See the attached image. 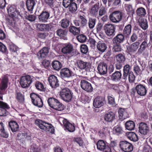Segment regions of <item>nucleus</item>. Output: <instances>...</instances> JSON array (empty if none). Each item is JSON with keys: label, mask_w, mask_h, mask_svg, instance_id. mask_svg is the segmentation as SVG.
Instances as JSON below:
<instances>
[{"label": "nucleus", "mask_w": 152, "mask_h": 152, "mask_svg": "<svg viewBox=\"0 0 152 152\" xmlns=\"http://www.w3.org/2000/svg\"><path fill=\"white\" fill-rule=\"evenodd\" d=\"M35 123L37 126L43 131L49 132L51 133H53L54 132L53 126L49 123L40 119L35 120Z\"/></svg>", "instance_id": "obj_1"}, {"label": "nucleus", "mask_w": 152, "mask_h": 152, "mask_svg": "<svg viewBox=\"0 0 152 152\" xmlns=\"http://www.w3.org/2000/svg\"><path fill=\"white\" fill-rule=\"evenodd\" d=\"M47 101L49 105L55 110L61 111L64 109V105L56 98L50 97L48 99Z\"/></svg>", "instance_id": "obj_2"}, {"label": "nucleus", "mask_w": 152, "mask_h": 152, "mask_svg": "<svg viewBox=\"0 0 152 152\" xmlns=\"http://www.w3.org/2000/svg\"><path fill=\"white\" fill-rule=\"evenodd\" d=\"M72 94L69 88H65L61 90L60 95L63 100L66 102H69L72 101Z\"/></svg>", "instance_id": "obj_3"}, {"label": "nucleus", "mask_w": 152, "mask_h": 152, "mask_svg": "<svg viewBox=\"0 0 152 152\" xmlns=\"http://www.w3.org/2000/svg\"><path fill=\"white\" fill-rule=\"evenodd\" d=\"M34 77L29 75L22 76L21 77L20 83L21 87L23 88L28 87L31 84Z\"/></svg>", "instance_id": "obj_4"}, {"label": "nucleus", "mask_w": 152, "mask_h": 152, "mask_svg": "<svg viewBox=\"0 0 152 152\" xmlns=\"http://www.w3.org/2000/svg\"><path fill=\"white\" fill-rule=\"evenodd\" d=\"M106 34L108 37H112L115 34V25L111 24H106L104 26Z\"/></svg>", "instance_id": "obj_5"}, {"label": "nucleus", "mask_w": 152, "mask_h": 152, "mask_svg": "<svg viewBox=\"0 0 152 152\" xmlns=\"http://www.w3.org/2000/svg\"><path fill=\"white\" fill-rule=\"evenodd\" d=\"M59 121L61 124V123H63L65 130H66L70 132H73L75 131L74 124L71 123L67 119L64 118H61Z\"/></svg>", "instance_id": "obj_6"}, {"label": "nucleus", "mask_w": 152, "mask_h": 152, "mask_svg": "<svg viewBox=\"0 0 152 152\" xmlns=\"http://www.w3.org/2000/svg\"><path fill=\"white\" fill-rule=\"evenodd\" d=\"M123 18L122 13L120 11H114L109 16L110 20L114 23H117L120 21Z\"/></svg>", "instance_id": "obj_7"}, {"label": "nucleus", "mask_w": 152, "mask_h": 152, "mask_svg": "<svg viewBox=\"0 0 152 152\" xmlns=\"http://www.w3.org/2000/svg\"><path fill=\"white\" fill-rule=\"evenodd\" d=\"M30 96L32 102L34 105L39 107H42V101L38 95L34 93H32L30 94Z\"/></svg>", "instance_id": "obj_8"}, {"label": "nucleus", "mask_w": 152, "mask_h": 152, "mask_svg": "<svg viewBox=\"0 0 152 152\" xmlns=\"http://www.w3.org/2000/svg\"><path fill=\"white\" fill-rule=\"evenodd\" d=\"M119 146L121 149L124 152H130L133 150L132 144L126 141H121Z\"/></svg>", "instance_id": "obj_9"}, {"label": "nucleus", "mask_w": 152, "mask_h": 152, "mask_svg": "<svg viewBox=\"0 0 152 152\" xmlns=\"http://www.w3.org/2000/svg\"><path fill=\"white\" fill-rule=\"evenodd\" d=\"M75 64L77 67L81 70L85 69L87 72L91 71V66L87 62H84L81 60L77 61Z\"/></svg>", "instance_id": "obj_10"}, {"label": "nucleus", "mask_w": 152, "mask_h": 152, "mask_svg": "<svg viewBox=\"0 0 152 152\" xmlns=\"http://www.w3.org/2000/svg\"><path fill=\"white\" fill-rule=\"evenodd\" d=\"M115 58L116 61L115 64L116 68L118 70L120 69L125 61V56L121 54H119L116 55Z\"/></svg>", "instance_id": "obj_11"}, {"label": "nucleus", "mask_w": 152, "mask_h": 152, "mask_svg": "<svg viewBox=\"0 0 152 152\" xmlns=\"http://www.w3.org/2000/svg\"><path fill=\"white\" fill-rule=\"evenodd\" d=\"M148 41L147 39H145L140 45V48L138 50L137 52V54L140 55L142 53V55L144 56H148V54L147 52L146 51L144 52L146 48L148 47Z\"/></svg>", "instance_id": "obj_12"}, {"label": "nucleus", "mask_w": 152, "mask_h": 152, "mask_svg": "<svg viewBox=\"0 0 152 152\" xmlns=\"http://www.w3.org/2000/svg\"><path fill=\"white\" fill-rule=\"evenodd\" d=\"M97 148L101 151H104V152H112L113 150L107 145H106L104 142L103 140H99L96 144Z\"/></svg>", "instance_id": "obj_13"}, {"label": "nucleus", "mask_w": 152, "mask_h": 152, "mask_svg": "<svg viewBox=\"0 0 152 152\" xmlns=\"http://www.w3.org/2000/svg\"><path fill=\"white\" fill-rule=\"evenodd\" d=\"M49 83L52 88H56L59 86V81L57 77L54 75L49 76L48 79Z\"/></svg>", "instance_id": "obj_14"}, {"label": "nucleus", "mask_w": 152, "mask_h": 152, "mask_svg": "<svg viewBox=\"0 0 152 152\" xmlns=\"http://www.w3.org/2000/svg\"><path fill=\"white\" fill-rule=\"evenodd\" d=\"M10 107L6 103L0 101V116H5L9 114V112L6 110L8 109Z\"/></svg>", "instance_id": "obj_15"}, {"label": "nucleus", "mask_w": 152, "mask_h": 152, "mask_svg": "<svg viewBox=\"0 0 152 152\" xmlns=\"http://www.w3.org/2000/svg\"><path fill=\"white\" fill-rule=\"evenodd\" d=\"M140 132L144 135H147L150 131L149 127L146 123L141 122L140 123L139 126Z\"/></svg>", "instance_id": "obj_16"}, {"label": "nucleus", "mask_w": 152, "mask_h": 152, "mask_svg": "<svg viewBox=\"0 0 152 152\" xmlns=\"http://www.w3.org/2000/svg\"><path fill=\"white\" fill-rule=\"evenodd\" d=\"M80 85L82 88L87 92H91L92 91L93 88L91 84L86 80H82Z\"/></svg>", "instance_id": "obj_17"}, {"label": "nucleus", "mask_w": 152, "mask_h": 152, "mask_svg": "<svg viewBox=\"0 0 152 152\" xmlns=\"http://www.w3.org/2000/svg\"><path fill=\"white\" fill-rule=\"evenodd\" d=\"M50 48L49 47H44L41 49L37 53V56L39 59L45 58L49 52Z\"/></svg>", "instance_id": "obj_18"}, {"label": "nucleus", "mask_w": 152, "mask_h": 152, "mask_svg": "<svg viewBox=\"0 0 152 152\" xmlns=\"http://www.w3.org/2000/svg\"><path fill=\"white\" fill-rule=\"evenodd\" d=\"M60 74L63 78H70L73 75V73L72 71L68 68H64L60 71Z\"/></svg>", "instance_id": "obj_19"}, {"label": "nucleus", "mask_w": 152, "mask_h": 152, "mask_svg": "<svg viewBox=\"0 0 152 152\" xmlns=\"http://www.w3.org/2000/svg\"><path fill=\"white\" fill-rule=\"evenodd\" d=\"M135 90L138 94L141 96L145 95L147 93V90L145 86L139 84L135 87Z\"/></svg>", "instance_id": "obj_20"}, {"label": "nucleus", "mask_w": 152, "mask_h": 152, "mask_svg": "<svg viewBox=\"0 0 152 152\" xmlns=\"http://www.w3.org/2000/svg\"><path fill=\"white\" fill-rule=\"evenodd\" d=\"M104 98L101 96H98L94 99L93 104L95 107L99 108L104 105Z\"/></svg>", "instance_id": "obj_21"}, {"label": "nucleus", "mask_w": 152, "mask_h": 152, "mask_svg": "<svg viewBox=\"0 0 152 152\" xmlns=\"http://www.w3.org/2000/svg\"><path fill=\"white\" fill-rule=\"evenodd\" d=\"M50 16L49 12L46 11H43L38 16V18L40 22L46 23L47 22Z\"/></svg>", "instance_id": "obj_22"}, {"label": "nucleus", "mask_w": 152, "mask_h": 152, "mask_svg": "<svg viewBox=\"0 0 152 152\" xmlns=\"http://www.w3.org/2000/svg\"><path fill=\"white\" fill-rule=\"evenodd\" d=\"M140 45L139 41L135 42L129 46L127 48L129 53H134L136 52L138 49Z\"/></svg>", "instance_id": "obj_23"}, {"label": "nucleus", "mask_w": 152, "mask_h": 152, "mask_svg": "<svg viewBox=\"0 0 152 152\" xmlns=\"http://www.w3.org/2000/svg\"><path fill=\"white\" fill-rule=\"evenodd\" d=\"M73 46L70 44H65L63 45L61 49V52L64 54H70L72 51Z\"/></svg>", "instance_id": "obj_24"}, {"label": "nucleus", "mask_w": 152, "mask_h": 152, "mask_svg": "<svg viewBox=\"0 0 152 152\" xmlns=\"http://www.w3.org/2000/svg\"><path fill=\"white\" fill-rule=\"evenodd\" d=\"M8 12L9 15L12 17H14L16 16L20 15V12L17 10L15 7L10 6L7 8Z\"/></svg>", "instance_id": "obj_25"}, {"label": "nucleus", "mask_w": 152, "mask_h": 152, "mask_svg": "<svg viewBox=\"0 0 152 152\" xmlns=\"http://www.w3.org/2000/svg\"><path fill=\"white\" fill-rule=\"evenodd\" d=\"M138 23L139 26L144 30L147 29L148 27L147 20L142 17H140L138 19Z\"/></svg>", "instance_id": "obj_26"}, {"label": "nucleus", "mask_w": 152, "mask_h": 152, "mask_svg": "<svg viewBox=\"0 0 152 152\" xmlns=\"http://www.w3.org/2000/svg\"><path fill=\"white\" fill-rule=\"evenodd\" d=\"M124 39V37L123 34H118L113 39V44H120L123 42Z\"/></svg>", "instance_id": "obj_27"}, {"label": "nucleus", "mask_w": 152, "mask_h": 152, "mask_svg": "<svg viewBox=\"0 0 152 152\" xmlns=\"http://www.w3.org/2000/svg\"><path fill=\"white\" fill-rule=\"evenodd\" d=\"M118 116L122 120L129 117L126 110L124 108H120L118 110Z\"/></svg>", "instance_id": "obj_28"}, {"label": "nucleus", "mask_w": 152, "mask_h": 152, "mask_svg": "<svg viewBox=\"0 0 152 152\" xmlns=\"http://www.w3.org/2000/svg\"><path fill=\"white\" fill-rule=\"evenodd\" d=\"M8 79L6 77L3 78L0 87V99L3 100V96L1 90L5 89L7 88Z\"/></svg>", "instance_id": "obj_29"}, {"label": "nucleus", "mask_w": 152, "mask_h": 152, "mask_svg": "<svg viewBox=\"0 0 152 152\" xmlns=\"http://www.w3.org/2000/svg\"><path fill=\"white\" fill-rule=\"evenodd\" d=\"M115 118V114L112 112H110L106 113L104 116V120L108 122H112Z\"/></svg>", "instance_id": "obj_30"}, {"label": "nucleus", "mask_w": 152, "mask_h": 152, "mask_svg": "<svg viewBox=\"0 0 152 152\" xmlns=\"http://www.w3.org/2000/svg\"><path fill=\"white\" fill-rule=\"evenodd\" d=\"M97 69L100 74H105L107 72V65L104 63H100L98 65Z\"/></svg>", "instance_id": "obj_31"}, {"label": "nucleus", "mask_w": 152, "mask_h": 152, "mask_svg": "<svg viewBox=\"0 0 152 152\" xmlns=\"http://www.w3.org/2000/svg\"><path fill=\"white\" fill-rule=\"evenodd\" d=\"M111 129L108 127H103L101 129L99 132V136L101 137H103L110 134Z\"/></svg>", "instance_id": "obj_32"}, {"label": "nucleus", "mask_w": 152, "mask_h": 152, "mask_svg": "<svg viewBox=\"0 0 152 152\" xmlns=\"http://www.w3.org/2000/svg\"><path fill=\"white\" fill-rule=\"evenodd\" d=\"M99 8V3H96L94 4L91 9L90 14V15L93 17H96L98 15V12Z\"/></svg>", "instance_id": "obj_33"}, {"label": "nucleus", "mask_w": 152, "mask_h": 152, "mask_svg": "<svg viewBox=\"0 0 152 152\" xmlns=\"http://www.w3.org/2000/svg\"><path fill=\"white\" fill-rule=\"evenodd\" d=\"M122 74L119 71H116L113 73L111 77V80L115 81H119L121 78Z\"/></svg>", "instance_id": "obj_34"}, {"label": "nucleus", "mask_w": 152, "mask_h": 152, "mask_svg": "<svg viewBox=\"0 0 152 152\" xmlns=\"http://www.w3.org/2000/svg\"><path fill=\"white\" fill-rule=\"evenodd\" d=\"M140 65L142 66L141 68L137 65H134L133 67V70L135 73L137 75H141L145 68V66H143V63L141 64Z\"/></svg>", "instance_id": "obj_35"}, {"label": "nucleus", "mask_w": 152, "mask_h": 152, "mask_svg": "<svg viewBox=\"0 0 152 152\" xmlns=\"http://www.w3.org/2000/svg\"><path fill=\"white\" fill-rule=\"evenodd\" d=\"M36 3L34 0H27L26 1V6L28 11L32 12L35 5Z\"/></svg>", "instance_id": "obj_36"}, {"label": "nucleus", "mask_w": 152, "mask_h": 152, "mask_svg": "<svg viewBox=\"0 0 152 152\" xmlns=\"http://www.w3.org/2000/svg\"><path fill=\"white\" fill-rule=\"evenodd\" d=\"M50 25L48 24L38 23L37 25V27L40 31H48L50 29Z\"/></svg>", "instance_id": "obj_37"}, {"label": "nucleus", "mask_w": 152, "mask_h": 152, "mask_svg": "<svg viewBox=\"0 0 152 152\" xmlns=\"http://www.w3.org/2000/svg\"><path fill=\"white\" fill-rule=\"evenodd\" d=\"M9 125L12 132H16L18 129V125L17 122L14 121H10L9 123Z\"/></svg>", "instance_id": "obj_38"}, {"label": "nucleus", "mask_w": 152, "mask_h": 152, "mask_svg": "<svg viewBox=\"0 0 152 152\" xmlns=\"http://www.w3.org/2000/svg\"><path fill=\"white\" fill-rule=\"evenodd\" d=\"M96 46L98 50L102 53L104 52L107 48L105 43L101 41H99L97 43Z\"/></svg>", "instance_id": "obj_39"}, {"label": "nucleus", "mask_w": 152, "mask_h": 152, "mask_svg": "<svg viewBox=\"0 0 152 152\" xmlns=\"http://www.w3.org/2000/svg\"><path fill=\"white\" fill-rule=\"evenodd\" d=\"M0 134L3 137L7 138L9 134L6 132L4 128V125L2 122H0Z\"/></svg>", "instance_id": "obj_40"}, {"label": "nucleus", "mask_w": 152, "mask_h": 152, "mask_svg": "<svg viewBox=\"0 0 152 152\" xmlns=\"http://www.w3.org/2000/svg\"><path fill=\"white\" fill-rule=\"evenodd\" d=\"M127 137L131 141L134 142L137 141L138 140L137 136L134 132H130L126 133Z\"/></svg>", "instance_id": "obj_41"}, {"label": "nucleus", "mask_w": 152, "mask_h": 152, "mask_svg": "<svg viewBox=\"0 0 152 152\" xmlns=\"http://www.w3.org/2000/svg\"><path fill=\"white\" fill-rule=\"evenodd\" d=\"M131 25L130 24H128L125 27L123 31V33L124 35L127 37L131 34Z\"/></svg>", "instance_id": "obj_42"}, {"label": "nucleus", "mask_w": 152, "mask_h": 152, "mask_svg": "<svg viewBox=\"0 0 152 152\" xmlns=\"http://www.w3.org/2000/svg\"><path fill=\"white\" fill-rule=\"evenodd\" d=\"M136 13L138 16L143 17L146 14V10L145 9L142 7L138 8L136 10Z\"/></svg>", "instance_id": "obj_43"}, {"label": "nucleus", "mask_w": 152, "mask_h": 152, "mask_svg": "<svg viewBox=\"0 0 152 152\" xmlns=\"http://www.w3.org/2000/svg\"><path fill=\"white\" fill-rule=\"evenodd\" d=\"M69 31L74 35H77L80 33V30L79 28L71 26L69 27Z\"/></svg>", "instance_id": "obj_44"}, {"label": "nucleus", "mask_w": 152, "mask_h": 152, "mask_svg": "<svg viewBox=\"0 0 152 152\" xmlns=\"http://www.w3.org/2000/svg\"><path fill=\"white\" fill-rule=\"evenodd\" d=\"M135 124L132 121H129L125 123V127L126 129L129 130H132L134 129Z\"/></svg>", "instance_id": "obj_45"}, {"label": "nucleus", "mask_w": 152, "mask_h": 152, "mask_svg": "<svg viewBox=\"0 0 152 152\" xmlns=\"http://www.w3.org/2000/svg\"><path fill=\"white\" fill-rule=\"evenodd\" d=\"M96 20L95 18H89L88 22V25L89 28L90 29L94 28L96 24Z\"/></svg>", "instance_id": "obj_46"}, {"label": "nucleus", "mask_w": 152, "mask_h": 152, "mask_svg": "<svg viewBox=\"0 0 152 152\" xmlns=\"http://www.w3.org/2000/svg\"><path fill=\"white\" fill-rule=\"evenodd\" d=\"M60 23L62 28H66L69 26L70 21L68 19L65 18L61 20Z\"/></svg>", "instance_id": "obj_47"}, {"label": "nucleus", "mask_w": 152, "mask_h": 152, "mask_svg": "<svg viewBox=\"0 0 152 152\" xmlns=\"http://www.w3.org/2000/svg\"><path fill=\"white\" fill-rule=\"evenodd\" d=\"M52 65L53 69L56 70H58L60 69L62 66L61 63L59 61H53Z\"/></svg>", "instance_id": "obj_48"}, {"label": "nucleus", "mask_w": 152, "mask_h": 152, "mask_svg": "<svg viewBox=\"0 0 152 152\" xmlns=\"http://www.w3.org/2000/svg\"><path fill=\"white\" fill-rule=\"evenodd\" d=\"M31 152H41V149L38 145L33 143L31 146Z\"/></svg>", "instance_id": "obj_49"}, {"label": "nucleus", "mask_w": 152, "mask_h": 152, "mask_svg": "<svg viewBox=\"0 0 152 152\" xmlns=\"http://www.w3.org/2000/svg\"><path fill=\"white\" fill-rule=\"evenodd\" d=\"M67 30L61 28L58 30L56 31L57 35L61 37H63L66 36L67 35Z\"/></svg>", "instance_id": "obj_50"}, {"label": "nucleus", "mask_w": 152, "mask_h": 152, "mask_svg": "<svg viewBox=\"0 0 152 152\" xmlns=\"http://www.w3.org/2000/svg\"><path fill=\"white\" fill-rule=\"evenodd\" d=\"M68 7L69 11L72 12H75L77 9V4L74 2L70 4Z\"/></svg>", "instance_id": "obj_51"}, {"label": "nucleus", "mask_w": 152, "mask_h": 152, "mask_svg": "<svg viewBox=\"0 0 152 152\" xmlns=\"http://www.w3.org/2000/svg\"><path fill=\"white\" fill-rule=\"evenodd\" d=\"M35 86L36 89L41 91L44 90V86L43 84L39 81H37L35 83Z\"/></svg>", "instance_id": "obj_52"}, {"label": "nucleus", "mask_w": 152, "mask_h": 152, "mask_svg": "<svg viewBox=\"0 0 152 152\" xmlns=\"http://www.w3.org/2000/svg\"><path fill=\"white\" fill-rule=\"evenodd\" d=\"M77 39L79 42L82 43L86 42L87 39L86 36L83 34L77 35Z\"/></svg>", "instance_id": "obj_53"}, {"label": "nucleus", "mask_w": 152, "mask_h": 152, "mask_svg": "<svg viewBox=\"0 0 152 152\" xmlns=\"http://www.w3.org/2000/svg\"><path fill=\"white\" fill-rule=\"evenodd\" d=\"M125 9L129 14H133L134 13V10L132 8V5L126 4L125 6Z\"/></svg>", "instance_id": "obj_54"}, {"label": "nucleus", "mask_w": 152, "mask_h": 152, "mask_svg": "<svg viewBox=\"0 0 152 152\" xmlns=\"http://www.w3.org/2000/svg\"><path fill=\"white\" fill-rule=\"evenodd\" d=\"M26 133H18L16 138L17 140L23 141L26 139Z\"/></svg>", "instance_id": "obj_55"}, {"label": "nucleus", "mask_w": 152, "mask_h": 152, "mask_svg": "<svg viewBox=\"0 0 152 152\" xmlns=\"http://www.w3.org/2000/svg\"><path fill=\"white\" fill-rule=\"evenodd\" d=\"M74 0H63V5L65 8H67L71 3L74 2Z\"/></svg>", "instance_id": "obj_56"}, {"label": "nucleus", "mask_w": 152, "mask_h": 152, "mask_svg": "<svg viewBox=\"0 0 152 152\" xmlns=\"http://www.w3.org/2000/svg\"><path fill=\"white\" fill-rule=\"evenodd\" d=\"M16 99L20 102H22L24 100L23 96L20 92H17L16 93Z\"/></svg>", "instance_id": "obj_57"}, {"label": "nucleus", "mask_w": 152, "mask_h": 152, "mask_svg": "<svg viewBox=\"0 0 152 152\" xmlns=\"http://www.w3.org/2000/svg\"><path fill=\"white\" fill-rule=\"evenodd\" d=\"M107 98L108 103L114 106L115 104V102L114 97L113 96H108Z\"/></svg>", "instance_id": "obj_58"}, {"label": "nucleus", "mask_w": 152, "mask_h": 152, "mask_svg": "<svg viewBox=\"0 0 152 152\" xmlns=\"http://www.w3.org/2000/svg\"><path fill=\"white\" fill-rule=\"evenodd\" d=\"M80 50L82 53L83 54H86L88 51V48L85 45H82L80 47Z\"/></svg>", "instance_id": "obj_59"}, {"label": "nucleus", "mask_w": 152, "mask_h": 152, "mask_svg": "<svg viewBox=\"0 0 152 152\" xmlns=\"http://www.w3.org/2000/svg\"><path fill=\"white\" fill-rule=\"evenodd\" d=\"M9 49L12 52L15 53L17 51L18 48L15 45L12 44L10 45Z\"/></svg>", "instance_id": "obj_60"}, {"label": "nucleus", "mask_w": 152, "mask_h": 152, "mask_svg": "<svg viewBox=\"0 0 152 152\" xmlns=\"http://www.w3.org/2000/svg\"><path fill=\"white\" fill-rule=\"evenodd\" d=\"M79 18L81 20V24L83 26H85L87 23V21L85 17L82 15H80Z\"/></svg>", "instance_id": "obj_61"}, {"label": "nucleus", "mask_w": 152, "mask_h": 152, "mask_svg": "<svg viewBox=\"0 0 152 152\" xmlns=\"http://www.w3.org/2000/svg\"><path fill=\"white\" fill-rule=\"evenodd\" d=\"M114 44V45L113 48L115 52H120L122 50V48L120 44Z\"/></svg>", "instance_id": "obj_62"}, {"label": "nucleus", "mask_w": 152, "mask_h": 152, "mask_svg": "<svg viewBox=\"0 0 152 152\" xmlns=\"http://www.w3.org/2000/svg\"><path fill=\"white\" fill-rule=\"evenodd\" d=\"M135 77L132 72H130L129 75V80L130 83H133L135 80Z\"/></svg>", "instance_id": "obj_63"}, {"label": "nucleus", "mask_w": 152, "mask_h": 152, "mask_svg": "<svg viewBox=\"0 0 152 152\" xmlns=\"http://www.w3.org/2000/svg\"><path fill=\"white\" fill-rule=\"evenodd\" d=\"M142 152H152V149L149 145H145L143 147Z\"/></svg>", "instance_id": "obj_64"}]
</instances>
